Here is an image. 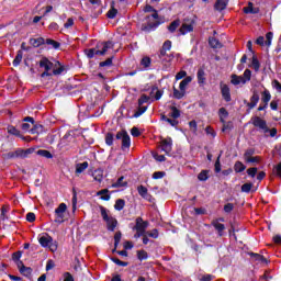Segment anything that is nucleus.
Masks as SVG:
<instances>
[{
	"label": "nucleus",
	"instance_id": "obj_1",
	"mask_svg": "<svg viewBox=\"0 0 281 281\" xmlns=\"http://www.w3.org/2000/svg\"><path fill=\"white\" fill-rule=\"evenodd\" d=\"M38 243L41 247H48V249L53 252L57 251L58 249V244L54 241V238H52V236H49V234L47 233H43L42 235L38 236Z\"/></svg>",
	"mask_w": 281,
	"mask_h": 281
},
{
	"label": "nucleus",
	"instance_id": "obj_2",
	"mask_svg": "<svg viewBox=\"0 0 281 281\" xmlns=\"http://www.w3.org/2000/svg\"><path fill=\"white\" fill-rule=\"evenodd\" d=\"M148 221H144L142 217H137L135 220V225L133 226V232H136L134 234V238H142L144 234H146V229H148Z\"/></svg>",
	"mask_w": 281,
	"mask_h": 281
},
{
	"label": "nucleus",
	"instance_id": "obj_3",
	"mask_svg": "<svg viewBox=\"0 0 281 281\" xmlns=\"http://www.w3.org/2000/svg\"><path fill=\"white\" fill-rule=\"evenodd\" d=\"M249 80H251V70H249V69H246L244 71L243 76H238V75L231 76V82L235 87L238 85H247V82H249Z\"/></svg>",
	"mask_w": 281,
	"mask_h": 281
},
{
	"label": "nucleus",
	"instance_id": "obj_4",
	"mask_svg": "<svg viewBox=\"0 0 281 281\" xmlns=\"http://www.w3.org/2000/svg\"><path fill=\"white\" fill-rule=\"evenodd\" d=\"M101 216L103 221L106 222V227L109 232H115V227H117V220L113 216H109V211L101 206Z\"/></svg>",
	"mask_w": 281,
	"mask_h": 281
},
{
	"label": "nucleus",
	"instance_id": "obj_5",
	"mask_svg": "<svg viewBox=\"0 0 281 281\" xmlns=\"http://www.w3.org/2000/svg\"><path fill=\"white\" fill-rule=\"evenodd\" d=\"M145 12H153L150 15H147L148 26L157 27L159 25V14L151 5H146L144 9Z\"/></svg>",
	"mask_w": 281,
	"mask_h": 281
},
{
	"label": "nucleus",
	"instance_id": "obj_6",
	"mask_svg": "<svg viewBox=\"0 0 281 281\" xmlns=\"http://www.w3.org/2000/svg\"><path fill=\"white\" fill-rule=\"evenodd\" d=\"M40 67L45 69V71L41 75L42 78H47V76H52L49 72L50 69H54V63H52L47 57H43L40 61Z\"/></svg>",
	"mask_w": 281,
	"mask_h": 281
},
{
	"label": "nucleus",
	"instance_id": "obj_7",
	"mask_svg": "<svg viewBox=\"0 0 281 281\" xmlns=\"http://www.w3.org/2000/svg\"><path fill=\"white\" fill-rule=\"evenodd\" d=\"M116 139L122 140V150H126L131 148V136L126 131H122L116 133Z\"/></svg>",
	"mask_w": 281,
	"mask_h": 281
},
{
	"label": "nucleus",
	"instance_id": "obj_8",
	"mask_svg": "<svg viewBox=\"0 0 281 281\" xmlns=\"http://www.w3.org/2000/svg\"><path fill=\"white\" fill-rule=\"evenodd\" d=\"M65 212H67V204L60 203L55 210V223H65Z\"/></svg>",
	"mask_w": 281,
	"mask_h": 281
},
{
	"label": "nucleus",
	"instance_id": "obj_9",
	"mask_svg": "<svg viewBox=\"0 0 281 281\" xmlns=\"http://www.w3.org/2000/svg\"><path fill=\"white\" fill-rule=\"evenodd\" d=\"M252 125L256 126V128H259L261 133H269V126H267V121L262 120L259 116H255L251 119Z\"/></svg>",
	"mask_w": 281,
	"mask_h": 281
},
{
	"label": "nucleus",
	"instance_id": "obj_10",
	"mask_svg": "<svg viewBox=\"0 0 281 281\" xmlns=\"http://www.w3.org/2000/svg\"><path fill=\"white\" fill-rule=\"evenodd\" d=\"M148 100H150V97L143 94L139 99H138V111L135 113V117H139V115H143V113H146V110L148 109L147 106H144V104H146L148 102Z\"/></svg>",
	"mask_w": 281,
	"mask_h": 281
},
{
	"label": "nucleus",
	"instance_id": "obj_11",
	"mask_svg": "<svg viewBox=\"0 0 281 281\" xmlns=\"http://www.w3.org/2000/svg\"><path fill=\"white\" fill-rule=\"evenodd\" d=\"M113 47H115V44L111 41L99 44L98 49H99L100 56H104V54H109V52H111Z\"/></svg>",
	"mask_w": 281,
	"mask_h": 281
},
{
	"label": "nucleus",
	"instance_id": "obj_12",
	"mask_svg": "<svg viewBox=\"0 0 281 281\" xmlns=\"http://www.w3.org/2000/svg\"><path fill=\"white\" fill-rule=\"evenodd\" d=\"M221 93L225 102H232V93L228 85L221 83Z\"/></svg>",
	"mask_w": 281,
	"mask_h": 281
},
{
	"label": "nucleus",
	"instance_id": "obj_13",
	"mask_svg": "<svg viewBox=\"0 0 281 281\" xmlns=\"http://www.w3.org/2000/svg\"><path fill=\"white\" fill-rule=\"evenodd\" d=\"M30 153H32L30 149L26 150H15V151H11L8 154L9 159H14L16 157H27V155H30Z\"/></svg>",
	"mask_w": 281,
	"mask_h": 281
},
{
	"label": "nucleus",
	"instance_id": "obj_14",
	"mask_svg": "<svg viewBox=\"0 0 281 281\" xmlns=\"http://www.w3.org/2000/svg\"><path fill=\"white\" fill-rule=\"evenodd\" d=\"M161 150L167 155L172 150V138H166L161 140Z\"/></svg>",
	"mask_w": 281,
	"mask_h": 281
},
{
	"label": "nucleus",
	"instance_id": "obj_15",
	"mask_svg": "<svg viewBox=\"0 0 281 281\" xmlns=\"http://www.w3.org/2000/svg\"><path fill=\"white\" fill-rule=\"evenodd\" d=\"M137 192L139 194V196H142L143 199H145L146 201H151L153 195H150L148 193V189L144 186H138L137 188Z\"/></svg>",
	"mask_w": 281,
	"mask_h": 281
},
{
	"label": "nucleus",
	"instance_id": "obj_16",
	"mask_svg": "<svg viewBox=\"0 0 281 281\" xmlns=\"http://www.w3.org/2000/svg\"><path fill=\"white\" fill-rule=\"evenodd\" d=\"M194 31V25L192 23H183L181 27L179 29V32L182 36H186V34H190V32Z\"/></svg>",
	"mask_w": 281,
	"mask_h": 281
},
{
	"label": "nucleus",
	"instance_id": "obj_17",
	"mask_svg": "<svg viewBox=\"0 0 281 281\" xmlns=\"http://www.w3.org/2000/svg\"><path fill=\"white\" fill-rule=\"evenodd\" d=\"M167 52H168V50H165L164 48L160 49L159 59H160L162 63H170V61L173 60V58H175V55H172V54L167 55Z\"/></svg>",
	"mask_w": 281,
	"mask_h": 281
},
{
	"label": "nucleus",
	"instance_id": "obj_18",
	"mask_svg": "<svg viewBox=\"0 0 281 281\" xmlns=\"http://www.w3.org/2000/svg\"><path fill=\"white\" fill-rule=\"evenodd\" d=\"M211 225L216 229L218 236H223V232H225V224H221L218 220H213Z\"/></svg>",
	"mask_w": 281,
	"mask_h": 281
},
{
	"label": "nucleus",
	"instance_id": "obj_19",
	"mask_svg": "<svg viewBox=\"0 0 281 281\" xmlns=\"http://www.w3.org/2000/svg\"><path fill=\"white\" fill-rule=\"evenodd\" d=\"M92 177L94 181L102 183V179H104V170L95 169L94 171H92Z\"/></svg>",
	"mask_w": 281,
	"mask_h": 281
},
{
	"label": "nucleus",
	"instance_id": "obj_20",
	"mask_svg": "<svg viewBox=\"0 0 281 281\" xmlns=\"http://www.w3.org/2000/svg\"><path fill=\"white\" fill-rule=\"evenodd\" d=\"M245 14H258L260 12L259 8L254 7L251 2H248V5L244 8Z\"/></svg>",
	"mask_w": 281,
	"mask_h": 281
},
{
	"label": "nucleus",
	"instance_id": "obj_21",
	"mask_svg": "<svg viewBox=\"0 0 281 281\" xmlns=\"http://www.w3.org/2000/svg\"><path fill=\"white\" fill-rule=\"evenodd\" d=\"M228 2L229 0H216L214 8L218 12H222V10H225V8H227Z\"/></svg>",
	"mask_w": 281,
	"mask_h": 281
},
{
	"label": "nucleus",
	"instance_id": "obj_22",
	"mask_svg": "<svg viewBox=\"0 0 281 281\" xmlns=\"http://www.w3.org/2000/svg\"><path fill=\"white\" fill-rule=\"evenodd\" d=\"M65 71V67L59 64V61H56L53 66V76H60Z\"/></svg>",
	"mask_w": 281,
	"mask_h": 281
},
{
	"label": "nucleus",
	"instance_id": "obj_23",
	"mask_svg": "<svg viewBox=\"0 0 281 281\" xmlns=\"http://www.w3.org/2000/svg\"><path fill=\"white\" fill-rule=\"evenodd\" d=\"M209 45L213 49H221L223 47V44H221V42L216 37H210L209 38Z\"/></svg>",
	"mask_w": 281,
	"mask_h": 281
},
{
	"label": "nucleus",
	"instance_id": "obj_24",
	"mask_svg": "<svg viewBox=\"0 0 281 281\" xmlns=\"http://www.w3.org/2000/svg\"><path fill=\"white\" fill-rule=\"evenodd\" d=\"M89 168V162L85 161L76 165V175H82Z\"/></svg>",
	"mask_w": 281,
	"mask_h": 281
},
{
	"label": "nucleus",
	"instance_id": "obj_25",
	"mask_svg": "<svg viewBox=\"0 0 281 281\" xmlns=\"http://www.w3.org/2000/svg\"><path fill=\"white\" fill-rule=\"evenodd\" d=\"M252 260H256V262H259L260 265H267V258H265L262 255L259 254H250Z\"/></svg>",
	"mask_w": 281,
	"mask_h": 281
},
{
	"label": "nucleus",
	"instance_id": "obj_26",
	"mask_svg": "<svg viewBox=\"0 0 281 281\" xmlns=\"http://www.w3.org/2000/svg\"><path fill=\"white\" fill-rule=\"evenodd\" d=\"M218 115H220V121L222 122V124H225V120H227V117H229V112H227V110L225 108H221L218 110Z\"/></svg>",
	"mask_w": 281,
	"mask_h": 281
},
{
	"label": "nucleus",
	"instance_id": "obj_27",
	"mask_svg": "<svg viewBox=\"0 0 281 281\" xmlns=\"http://www.w3.org/2000/svg\"><path fill=\"white\" fill-rule=\"evenodd\" d=\"M36 154L40 155V157H44L45 159H54V155H52V153L47 149H38Z\"/></svg>",
	"mask_w": 281,
	"mask_h": 281
},
{
	"label": "nucleus",
	"instance_id": "obj_28",
	"mask_svg": "<svg viewBox=\"0 0 281 281\" xmlns=\"http://www.w3.org/2000/svg\"><path fill=\"white\" fill-rule=\"evenodd\" d=\"M30 45H33L34 47H41V45H45V38L43 37L31 38Z\"/></svg>",
	"mask_w": 281,
	"mask_h": 281
},
{
	"label": "nucleus",
	"instance_id": "obj_29",
	"mask_svg": "<svg viewBox=\"0 0 281 281\" xmlns=\"http://www.w3.org/2000/svg\"><path fill=\"white\" fill-rule=\"evenodd\" d=\"M151 98L155 97V100H161L164 91L159 90L157 87H154L150 92Z\"/></svg>",
	"mask_w": 281,
	"mask_h": 281
},
{
	"label": "nucleus",
	"instance_id": "obj_30",
	"mask_svg": "<svg viewBox=\"0 0 281 281\" xmlns=\"http://www.w3.org/2000/svg\"><path fill=\"white\" fill-rule=\"evenodd\" d=\"M128 183L124 181V177H121L117 179L116 182L112 183V188H126Z\"/></svg>",
	"mask_w": 281,
	"mask_h": 281
},
{
	"label": "nucleus",
	"instance_id": "obj_31",
	"mask_svg": "<svg viewBox=\"0 0 281 281\" xmlns=\"http://www.w3.org/2000/svg\"><path fill=\"white\" fill-rule=\"evenodd\" d=\"M171 112L169 113V117H172L173 120H178V117H181V111L177 109V106H171Z\"/></svg>",
	"mask_w": 281,
	"mask_h": 281
},
{
	"label": "nucleus",
	"instance_id": "obj_32",
	"mask_svg": "<svg viewBox=\"0 0 281 281\" xmlns=\"http://www.w3.org/2000/svg\"><path fill=\"white\" fill-rule=\"evenodd\" d=\"M190 82H192V77H186L179 86L180 91H186V88L188 87V85H190Z\"/></svg>",
	"mask_w": 281,
	"mask_h": 281
},
{
	"label": "nucleus",
	"instance_id": "obj_33",
	"mask_svg": "<svg viewBox=\"0 0 281 281\" xmlns=\"http://www.w3.org/2000/svg\"><path fill=\"white\" fill-rule=\"evenodd\" d=\"M261 102H263V104H269V102H271V92H269V90L262 92Z\"/></svg>",
	"mask_w": 281,
	"mask_h": 281
},
{
	"label": "nucleus",
	"instance_id": "obj_34",
	"mask_svg": "<svg viewBox=\"0 0 281 281\" xmlns=\"http://www.w3.org/2000/svg\"><path fill=\"white\" fill-rule=\"evenodd\" d=\"M88 58H93V56H100V48H90L86 50Z\"/></svg>",
	"mask_w": 281,
	"mask_h": 281
},
{
	"label": "nucleus",
	"instance_id": "obj_35",
	"mask_svg": "<svg viewBox=\"0 0 281 281\" xmlns=\"http://www.w3.org/2000/svg\"><path fill=\"white\" fill-rule=\"evenodd\" d=\"M198 82L199 85H203L205 82V70H203V68H200L198 70Z\"/></svg>",
	"mask_w": 281,
	"mask_h": 281
},
{
	"label": "nucleus",
	"instance_id": "obj_36",
	"mask_svg": "<svg viewBox=\"0 0 281 281\" xmlns=\"http://www.w3.org/2000/svg\"><path fill=\"white\" fill-rule=\"evenodd\" d=\"M98 196H101L102 201H109L111 199V195H109V189L99 191Z\"/></svg>",
	"mask_w": 281,
	"mask_h": 281
},
{
	"label": "nucleus",
	"instance_id": "obj_37",
	"mask_svg": "<svg viewBox=\"0 0 281 281\" xmlns=\"http://www.w3.org/2000/svg\"><path fill=\"white\" fill-rule=\"evenodd\" d=\"M21 60H23V52L19 50L13 60V67H19L21 65Z\"/></svg>",
	"mask_w": 281,
	"mask_h": 281
},
{
	"label": "nucleus",
	"instance_id": "obj_38",
	"mask_svg": "<svg viewBox=\"0 0 281 281\" xmlns=\"http://www.w3.org/2000/svg\"><path fill=\"white\" fill-rule=\"evenodd\" d=\"M246 168L247 167L241 161L235 162V166H234L235 172H245Z\"/></svg>",
	"mask_w": 281,
	"mask_h": 281
},
{
	"label": "nucleus",
	"instance_id": "obj_39",
	"mask_svg": "<svg viewBox=\"0 0 281 281\" xmlns=\"http://www.w3.org/2000/svg\"><path fill=\"white\" fill-rule=\"evenodd\" d=\"M124 205H126L124 200L119 199V200H116V202L114 204V209L117 210V212H122V210H124Z\"/></svg>",
	"mask_w": 281,
	"mask_h": 281
},
{
	"label": "nucleus",
	"instance_id": "obj_40",
	"mask_svg": "<svg viewBox=\"0 0 281 281\" xmlns=\"http://www.w3.org/2000/svg\"><path fill=\"white\" fill-rule=\"evenodd\" d=\"M181 25V21L179 20H175L173 22L170 23V25L168 26L169 32H176L177 27H179Z\"/></svg>",
	"mask_w": 281,
	"mask_h": 281
},
{
	"label": "nucleus",
	"instance_id": "obj_41",
	"mask_svg": "<svg viewBox=\"0 0 281 281\" xmlns=\"http://www.w3.org/2000/svg\"><path fill=\"white\" fill-rule=\"evenodd\" d=\"M183 95H186V90H178L177 88L173 89V98H176V100H181Z\"/></svg>",
	"mask_w": 281,
	"mask_h": 281
},
{
	"label": "nucleus",
	"instance_id": "obj_42",
	"mask_svg": "<svg viewBox=\"0 0 281 281\" xmlns=\"http://www.w3.org/2000/svg\"><path fill=\"white\" fill-rule=\"evenodd\" d=\"M145 235H147V237L149 238H159V231L157 228H154L149 232H146Z\"/></svg>",
	"mask_w": 281,
	"mask_h": 281
},
{
	"label": "nucleus",
	"instance_id": "obj_43",
	"mask_svg": "<svg viewBox=\"0 0 281 281\" xmlns=\"http://www.w3.org/2000/svg\"><path fill=\"white\" fill-rule=\"evenodd\" d=\"M20 273H22L23 276H32V268L30 267H25V266H21L20 267Z\"/></svg>",
	"mask_w": 281,
	"mask_h": 281
},
{
	"label": "nucleus",
	"instance_id": "obj_44",
	"mask_svg": "<svg viewBox=\"0 0 281 281\" xmlns=\"http://www.w3.org/2000/svg\"><path fill=\"white\" fill-rule=\"evenodd\" d=\"M150 57H143L140 60V65L144 67V69H148V67H150Z\"/></svg>",
	"mask_w": 281,
	"mask_h": 281
},
{
	"label": "nucleus",
	"instance_id": "obj_45",
	"mask_svg": "<svg viewBox=\"0 0 281 281\" xmlns=\"http://www.w3.org/2000/svg\"><path fill=\"white\" fill-rule=\"evenodd\" d=\"M199 181H207L210 179V176L207 175V170H203L198 175Z\"/></svg>",
	"mask_w": 281,
	"mask_h": 281
},
{
	"label": "nucleus",
	"instance_id": "obj_46",
	"mask_svg": "<svg viewBox=\"0 0 281 281\" xmlns=\"http://www.w3.org/2000/svg\"><path fill=\"white\" fill-rule=\"evenodd\" d=\"M272 41H273V32H268L266 34V47H271Z\"/></svg>",
	"mask_w": 281,
	"mask_h": 281
},
{
	"label": "nucleus",
	"instance_id": "obj_47",
	"mask_svg": "<svg viewBox=\"0 0 281 281\" xmlns=\"http://www.w3.org/2000/svg\"><path fill=\"white\" fill-rule=\"evenodd\" d=\"M112 262H114V265H117L119 267H128V262L126 261H122L119 258H111Z\"/></svg>",
	"mask_w": 281,
	"mask_h": 281
},
{
	"label": "nucleus",
	"instance_id": "obj_48",
	"mask_svg": "<svg viewBox=\"0 0 281 281\" xmlns=\"http://www.w3.org/2000/svg\"><path fill=\"white\" fill-rule=\"evenodd\" d=\"M234 128V124L232 122H225L223 123V133H226V131H232Z\"/></svg>",
	"mask_w": 281,
	"mask_h": 281
},
{
	"label": "nucleus",
	"instance_id": "obj_49",
	"mask_svg": "<svg viewBox=\"0 0 281 281\" xmlns=\"http://www.w3.org/2000/svg\"><path fill=\"white\" fill-rule=\"evenodd\" d=\"M137 258L138 260H146L148 258V252H146L145 250H138Z\"/></svg>",
	"mask_w": 281,
	"mask_h": 281
},
{
	"label": "nucleus",
	"instance_id": "obj_50",
	"mask_svg": "<svg viewBox=\"0 0 281 281\" xmlns=\"http://www.w3.org/2000/svg\"><path fill=\"white\" fill-rule=\"evenodd\" d=\"M120 240H122V233L116 232L114 235V247L116 249L117 245H120Z\"/></svg>",
	"mask_w": 281,
	"mask_h": 281
},
{
	"label": "nucleus",
	"instance_id": "obj_51",
	"mask_svg": "<svg viewBox=\"0 0 281 281\" xmlns=\"http://www.w3.org/2000/svg\"><path fill=\"white\" fill-rule=\"evenodd\" d=\"M252 69H255V71H259L260 69V61H258V58H256L255 56L252 57Z\"/></svg>",
	"mask_w": 281,
	"mask_h": 281
},
{
	"label": "nucleus",
	"instance_id": "obj_52",
	"mask_svg": "<svg viewBox=\"0 0 281 281\" xmlns=\"http://www.w3.org/2000/svg\"><path fill=\"white\" fill-rule=\"evenodd\" d=\"M46 45H52L54 49H58V47H60V43L49 38L46 40Z\"/></svg>",
	"mask_w": 281,
	"mask_h": 281
},
{
	"label": "nucleus",
	"instance_id": "obj_53",
	"mask_svg": "<svg viewBox=\"0 0 281 281\" xmlns=\"http://www.w3.org/2000/svg\"><path fill=\"white\" fill-rule=\"evenodd\" d=\"M105 144H106L108 146H113V134L108 133V134L105 135Z\"/></svg>",
	"mask_w": 281,
	"mask_h": 281
},
{
	"label": "nucleus",
	"instance_id": "obj_54",
	"mask_svg": "<svg viewBox=\"0 0 281 281\" xmlns=\"http://www.w3.org/2000/svg\"><path fill=\"white\" fill-rule=\"evenodd\" d=\"M252 187H254V184H251V183H245L241 186V192L249 193V192H251Z\"/></svg>",
	"mask_w": 281,
	"mask_h": 281
},
{
	"label": "nucleus",
	"instance_id": "obj_55",
	"mask_svg": "<svg viewBox=\"0 0 281 281\" xmlns=\"http://www.w3.org/2000/svg\"><path fill=\"white\" fill-rule=\"evenodd\" d=\"M117 16V10L115 8H112L108 11V19H115Z\"/></svg>",
	"mask_w": 281,
	"mask_h": 281
},
{
	"label": "nucleus",
	"instance_id": "obj_56",
	"mask_svg": "<svg viewBox=\"0 0 281 281\" xmlns=\"http://www.w3.org/2000/svg\"><path fill=\"white\" fill-rule=\"evenodd\" d=\"M74 23H75L74 18H69V19L66 21V23L64 24V27H65L66 30H69V27H74Z\"/></svg>",
	"mask_w": 281,
	"mask_h": 281
},
{
	"label": "nucleus",
	"instance_id": "obj_57",
	"mask_svg": "<svg viewBox=\"0 0 281 281\" xmlns=\"http://www.w3.org/2000/svg\"><path fill=\"white\" fill-rule=\"evenodd\" d=\"M258 173V168H256V167H252V168H249V169H247V175L249 176V177H256V175Z\"/></svg>",
	"mask_w": 281,
	"mask_h": 281
},
{
	"label": "nucleus",
	"instance_id": "obj_58",
	"mask_svg": "<svg viewBox=\"0 0 281 281\" xmlns=\"http://www.w3.org/2000/svg\"><path fill=\"white\" fill-rule=\"evenodd\" d=\"M205 133L206 135H211V137H216V132L211 126H206Z\"/></svg>",
	"mask_w": 281,
	"mask_h": 281
},
{
	"label": "nucleus",
	"instance_id": "obj_59",
	"mask_svg": "<svg viewBox=\"0 0 281 281\" xmlns=\"http://www.w3.org/2000/svg\"><path fill=\"white\" fill-rule=\"evenodd\" d=\"M26 221H27L29 223H34V222L36 221V214H34V213H27V214H26Z\"/></svg>",
	"mask_w": 281,
	"mask_h": 281
},
{
	"label": "nucleus",
	"instance_id": "obj_60",
	"mask_svg": "<svg viewBox=\"0 0 281 281\" xmlns=\"http://www.w3.org/2000/svg\"><path fill=\"white\" fill-rule=\"evenodd\" d=\"M186 76H188V72L186 70H181L176 75V80H182Z\"/></svg>",
	"mask_w": 281,
	"mask_h": 281
},
{
	"label": "nucleus",
	"instance_id": "obj_61",
	"mask_svg": "<svg viewBox=\"0 0 281 281\" xmlns=\"http://www.w3.org/2000/svg\"><path fill=\"white\" fill-rule=\"evenodd\" d=\"M171 48H172V42L166 41V42L164 43L161 49H165V50H167V52H170Z\"/></svg>",
	"mask_w": 281,
	"mask_h": 281
},
{
	"label": "nucleus",
	"instance_id": "obj_62",
	"mask_svg": "<svg viewBox=\"0 0 281 281\" xmlns=\"http://www.w3.org/2000/svg\"><path fill=\"white\" fill-rule=\"evenodd\" d=\"M8 133H10V135H20L19 130H16V127H14V126H9Z\"/></svg>",
	"mask_w": 281,
	"mask_h": 281
},
{
	"label": "nucleus",
	"instance_id": "obj_63",
	"mask_svg": "<svg viewBox=\"0 0 281 281\" xmlns=\"http://www.w3.org/2000/svg\"><path fill=\"white\" fill-rule=\"evenodd\" d=\"M272 87H273L279 93H281V83H280V81L274 80V81L272 82Z\"/></svg>",
	"mask_w": 281,
	"mask_h": 281
},
{
	"label": "nucleus",
	"instance_id": "obj_64",
	"mask_svg": "<svg viewBox=\"0 0 281 281\" xmlns=\"http://www.w3.org/2000/svg\"><path fill=\"white\" fill-rule=\"evenodd\" d=\"M64 281H74V276L69 272L64 273Z\"/></svg>",
	"mask_w": 281,
	"mask_h": 281
}]
</instances>
